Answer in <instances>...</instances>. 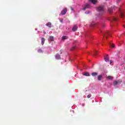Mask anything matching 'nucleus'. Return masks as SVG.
<instances>
[{"mask_svg":"<svg viewBox=\"0 0 125 125\" xmlns=\"http://www.w3.org/2000/svg\"><path fill=\"white\" fill-rule=\"evenodd\" d=\"M96 53H97V51L95 52V55H96Z\"/></svg>","mask_w":125,"mask_h":125,"instance_id":"obj_30","label":"nucleus"},{"mask_svg":"<svg viewBox=\"0 0 125 125\" xmlns=\"http://www.w3.org/2000/svg\"><path fill=\"white\" fill-rule=\"evenodd\" d=\"M107 79L108 80H113V77L112 76H107Z\"/></svg>","mask_w":125,"mask_h":125,"instance_id":"obj_20","label":"nucleus"},{"mask_svg":"<svg viewBox=\"0 0 125 125\" xmlns=\"http://www.w3.org/2000/svg\"><path fill=\"white\" fill-rule=\"evenodd\" d=\"M111 63H113V61H110V63L111 64Z\"/></svg>","mask_w":125,"mask_h":125,"instance_id":"obj_29","label":"nucleus"},{"mask_svg":"<svg viewBox=\"0 0 125 125\" xmlns=\"http://www.w3.org/2000/svg\"><path fill=\"white\" fill-rule=\"evenodd\" d=\"M109 35V32H107L106 33H105V34L104 35V37H105V38H106V39H107V36Z\"/></svg>","mask_w":125,"mask_h":125,"instance_id":"obj_17","label":"nucleus"},{"mask_svg":"<svg viewBox=\"0 0 125 125\" xmlns=\"http://www.w3.org/2000/svg\"><path fill=\"white\" fill-rule=\"evenodd\" d=\"M77 30H78V26L77 25H74L73 26V27L72 28V31L73 32H76V31H77Z\"/></svg>","mask_w":125,"mask_h":125,"instance_id":"obj_4","label":"nucleus"},{"mask_svg":"<svg viewBox=\"0 0 125 125\" xmlns=\"http://www.w3.org/2000/svg\"><path fill=\"white\" fill-rule=\"evenodd\" d=\"M44 42H45V40L44 38H42V45H43L44 44Z\"/></svg>","mask_w":125,"mask_h":125,"instance_id":"obj_12","label":"nucleus"},{"mask_svg":"<svg viewBox=\"0 0 125 125\" xmlns=\"http://www.w3.org/2000/svg\"><path fill=\"white\" fill-rule=\"evenodd\" d=\"M60 21L61 22V23H63V19H60Z\"/></svg>","mask_w":125,"mask_h":125,"instance_id":"obj_26","label":"nucleus"},{"mask_svg":"<svg viewBox=\"0 0 125 125\" xmlns=\"http://www.w3.org/2000/svg\"><path fill=\"white\" fill-rule=\"evenodd\" d=\"M110 46H111V47H112V48H114V47H115V44H111V43H110Z\"/></svg>","mask_w":125,"mask_h":125,"instance_id":"obj_22","label":"nucleus"},{"mask_svg":"<svg viewBox=\"0 0 125 125\" xmlns=\"http://www.w3.org/2000/svg\"><path fill=\"white\" fill-rule=\"evenodd\" d=\"M68 39V36H62V41H65V40H67Z\"/></svg>","mask_w":125,"mask_h":125,"instance_id":"obj_15","label":"nucleus"},{"mask_svg":"<svg viewBox=\"0 0 125 125\" xmlns=\"http://www.w3.org/2000/svg\"><path fill=\"white\" fill-rule=\"evenodd\" d=\"M117 1H121V0H117Z\"/></svg>","mask_w":125,"mask_h":125,"instance_id":"obj_33","label":"nucleus"},{"mask_svg":"<svg viewBox=\"0 0 125 125\" xmlns=\"http://www.w3.org/2000/svg\"><path fill=\"white\" fill-rule=\"evenodd\" d=\"M112 20H113V21H117V20H118V19H117V18H115V17H113V18H112Z\"/></svg>","mask_w":125,"mask_h":125,"instance_id":"obj_21","label":"nucleus"},{"mask_svg":"<svg viewBox=\"0 0 125 125\" xmlns=\"http://www.w3.org/2000/svg\"><path fill=\"white\" fill-rule=\"evenodd\" d=\"M85 13H86V14L89 13V11H87V12H85Z\"/></svg>","mask_w":125,"mask_h":125,"instance_id":"obj_28","label":"nucleus"},{"mask_svg":"<svg viewBox=\"0 0 125 125\" xmlns=\"http://www.w3.org/2000/svg\"><path fill=\"white\" fill-rule=\"evenodd\" d=\"M123 83V81H122V80H119L117 81V83H118V84H120V83Z\"/></svg>","mask_w":125,"mask_h":125,"instance_id":"obj_18","label":"nucleus"},{"mask_svg":"<svg viewBox=\"0 0 125 125\" xmlns=\"http://www.w3.org/2000/svg\"><path fill=\"white\" fill-rule=\"evenodd\" d=\"M113 83H114V85H117V84H118V81H114Z\"/></svg>","mask_w":125,"mask_h":125,"instance_id":"obj_19","label":"nucleus"},{"mask_svg":"<svg viewBox=\"0 0 125 125\" xmlns=\"http://www.w3.org/2000/svg\"><path fill=\"white\" fill-rule=\"evenodd\" d=\"M104 60L106 62H108V61H109V57H108V55L104 57Z\"/></svg>","mask_w":125,"mask_h":125,"instance_id":"obj_13","label":"nucleus"},{"mask_svg":"<svg viewBox=\"0 0 125 125\" xmlns=\"http://www.w3.org/2000/svg\"><path fill=\"white\" fill-rule=\"evenodd\" d=\"M120 16H121V17H122V18L124 17L125 13H124V12L120 11Z\"/></svg>","mask_w":125,"mask_h":125,"instance_id":"obj_7","label":"nucleus"},{"mask_svg":"<svg viewBox=\"0 0 125 125\" xmlns=\"http://www.w3.org/2000/svg\"><path fill=\"white\" fill-rule=\"evenodd\" d=\"M123 26L125 28V25H123Z\"/></svg>","mask_w":125,"mask_h":125,"instance_id":"obj_34","label":"nucleus"},{"mask_svg":"<svg viewBox=\"0 0 125 125\" xmlns=\"http://www.w3.org/2000/svg\"><path fill=\"white\" fill-rule=\"evenodd\" d=\"M92 77H96L98 75V73L97 72H93L91 73Z\"/></svg>","mask_w":125,"mask_h":125,"instance_id":"obj_6","label":"nucleus"},{"mask_svg":"<svg viewBox=\"0 0 125 125\" xmlns=\"http://www.w3.org/2000/svg\"><path fill=\"white\" fill-rule=\"evenodd\" d=\"M89 7H90V5L89 4H87L83 8V10H85L86 8H89Z\"/></svg>","mask_w":125,"mask_h":125,"instance_id":"obj_14","label":"nucleus"},{"mask_svg":"<svg viewBox=\"0 0 125 125\" xmlns=\"http://www.w3.org/2000/svg\"><path fill=\"white\" fill-rule=\"evenodd\" d=\"M83 75L86 77H89V76H90V74H89V73L88 72H84Z\"/></svg>","mask_w":125,"mask_h":125,"instance_id":"obj_8","label":"nucleus"},{"mask_svg":"<svg viewBox=\"0 0 125 125\" xmlns=\"http://www.w3.org/2000/svg\"><path fill=\"white\" fill-rule=\"evenodd\" d=\"M49 41L53 42L54 41V37L53 36H49Z\"/></svg>","mask_w":125,"mask_h":125,"instance_id":"obj_9","label":"nucleus"},{"mask_svg":"<svg viewBox=\"0 0 125 125\" xmlns=\"http://www.w3.org/2000/svg\"><path fill=\"white\" fill-rule=\"evenodd\" d=\"M51 22H49L47 24H46V26H47V27H49V28H51Z\"/></svg>","mask_w":125,"mask_h":125,"instance_id":"obj_10","label":"nucleus"},{"mask_svg":"<svg viewBox=\"0 0 125 125\" xmlns=\"http://www.w3.org/2000/svg\"><path fill=\"white\" fill-rule=\"evenodd\" d=\"M43 33H44V34H46V32L44 31H43Z\"/></svg>","mask_w":125,"mask_h":125,"instance_id":"obj_32","label":"nucleus"},{"mask_svg":"<svg viewBox=\"0 0 125 125\" xmlns=\"http://www.w3.org/2000/svg\"><path fill=\"white\" fill-rule=\"evenodd\" d=\"M103 76L101 75H100L98 76V81H101L102 80V77Z\"/></svg>","mask_w":125,"mask_h":125,"instance_id":"obj_11","label":"nucleus"},{"mask_svg":"<svg viewBox=\"0 0 125 125\" xmlns=\"http://www.w3.org/2000/svg\"><path fill=\"white\" fill-rule=\"evenodd\" d=\"M38 52H39V53H42V49H39L38 50Z\"/></svg>","mask_w":125,"mask_h":125,"instance_id":"obj_23","label":"nucleus"},{"mask_svg":"<svg viewBox=\"0 0 125 125\" xmlns=\"http://www.w3.org/2000/svg\"><path fill=\"white\" fill-rule=\"evenodd\" d=\"M75 48H76V46H74L71 49V50H74V49H75Z\"/></svg>","mask_w":125,"mask_h":125,"instance_id":"obj_25","label":"nucleus"},{"mask_svg":"<svg viewBox=\"0 0 125 125\" xmlns=\"http://www.w3.org/2000/svg\"><path fill=\"white\" fill-rule=\"evenodd\" d=\"M89 1L92 2V3L93 4H96V3H97V0H89Z\"/></svg>","mask_w":125,"mask_h":125,"instance_id":"obj_5","label":"nucleus"},{"mask_svg":"<svg viewBox=\"0 0 125 125\" xmlns=\"http://www.w3.org/2000/svg\"><path fill=\"white\" fill-rule=\"evenodd\" d=\"M71 10H74V9H73V8L71 7Z\"/></svg>","mask_w":125,"mask_h":125,"instance_id":"obj_31","label":"nucleus"},{"mask_svg":"<svg viewBox=\"0 0 125 125\" xmlns=\"http://www.w3.org/2000/svg\"><path fill=\"white\" fill-rule=\"evenodd\" d=\"M91 97V94L88 95L87 96V98H90Z\"/></svg>","mask_w":125,"mask_h":125,"instance_id":"obj_24","label":"nucleus"},{"mask_svg":"<svg viewBox=\"0 0 125 125\" xmlns=\"http://www.w3.org/2000/svg\"><path fill=\"white\" fill-rule=\"evenodd\" d=\"M62 50H60V54H62Z\"/></svg>","mask_w":125,"mask_h":125,"instance_id":"obj_27","label":"nucleus"},{"mask_svg":"<svg viewBox=\"0 0 125 125\" xmlns=\"http://www.w3.org/2000/svg\"><path fill=\"white\" fill-rule=\"evenodd\" d=\"M97 10L98 11H99V12H100L101 13H103V12H104V7L103 6L98 7L97 8Z\"/></svg>","mask_w":125,"mask_h":125,"instance_id":"obj_1","label":"nucleus"},{"mask_svg":"<svg viewBox=\"0 0 125 125\" xmlns=\"http://www.w3.org/2000/svg\"><path fill=\"white\" fill-rule=\"evenodd\" d=\"M115 8H116V7H115V6H113V7H111V8H108V12L110 14H112V13L113 12V10H114V9H115Z\"/></svg>","mask_w":125,"mask_h":125,"instance_id":"obj_2","label":"nucleus"},{"mask_svg":"<svg viewBox=\"0 0 125 125\" xmlns=\"http://www.w3.org/2000/svg\"><path fill=\"white\" fill-rule=\"evenodd\" d=\"M67 11H68V10L67 8H64L61 12L62 15H65L66 13H67Z\"/></svg>","mask_w":125,"mask_h":125,"instance_id":"obj_3","label":"nucleus"},{"mask_svg":"<svg viewBox=\"0 0 125 125\" xmlns=\"http://www.w3.org/2000/svg\"><path fill=\"white\" fill-rule=\"evenodd\" d=\"M56 59H60V55L57 54L56 55Z\"/></svg>","mask_w":125,"mask_h":125,"instance_id":"obj_16","label":"nucleus"}]
</instances>
